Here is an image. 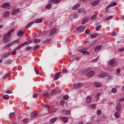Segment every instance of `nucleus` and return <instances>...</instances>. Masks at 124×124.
<instances>
[{
  "label": "nucleus",
  "mask_w": 124,
  "mask_h": 124,
  "mask_svg": "<svg viewBox=\"0 0 124 124\" xmlns=\"http://www.w3.org/2000/svg\"><path fill=\"white\" fill-rule=\"evenodd\" d=\"M108 65L115 67L118 65V62L114 59H111L108 62Z\"/></svg>",
  "instance_id": "f257e3e1"
},
{
  "label": "nucleus",
  "mask_w": 124,
  "mask_h": 124,
  "mask_svg": "<svg viewBox=\"0 0 124 124\" xmlns=\"http://www.w3.org/2000/svg\"><path fill=\"white\" fill-rule=\"evenodd\" d=\"M99 77L101 78V77H107L108 79H112V76L110 74L106 73H102L99 75Z\"/></svg>",
  "instance_id": "f03ea898"
},
{
  "label": "nucleus",
  "mask_w": 124,
  "mask_h": 124,
  "mask_svg": "<svg viewBox=\"0 0 124 124\" xmlns=\"http://www.w3.org/2000/svg\"><path fill=\"white\" fill-rule=\"evenodd\" d=\"M121 108H122V103H121V102H119L118 103H117L116 107V109L117 112H121V111H122Z\"/></svg>",
  "instance_id": "7ed1b4c3"
},
{
  "label": "nucleus",
  "mask_w": 124,
  "mask_h": 124,
  "mask_svg": "<svg viewBox=\"0 0 124 124\" xmlns=\"http://www.w3.org/2000/svg\"><path fill=\"white\" fill-rule=\"evenodd\" d=\"M60 119L64 124H66L68 122V118L67 117L60 116Z\"/></svg>",
  "instance_id": "20e7f679"
},
{
  "label": "nucleus",
  "mask_w": 124,
  "mask_h": 124,
  "mask_svg": "<svg viewBox=\"0 0 124 124\" xmlns=\"http://www.w3.org/2000/svg\"><path fill=\"white\" fill-rule=\"evenodd\" d=\"M86 29V27L83 26H80L77 28V30L79 32H83L84 31H85V29Z\"/></svg>",
  "instance_id": "39448f33"
},
{
  "label": "nucleus",
  "mask_w": 124,
  "mask_h": 124,
  "mask_svg": "<svg viewBox=\"0 0 124 124\" xmlns=\"http://www.w3.org/2000/svg\"><path fill=\"white\" fill-rule=\"evenodd\" d=\"M81 87H83V83H77L74 85L75 89H81Z\"/></svg>",
  "instance_id": "423d86ee"
},
{
  "label": "nucleus",
  "mask_w": 124,
  "mask_h": 124,
  "mask_svg": "<svg viewBox=\"0 0 124 124\" xmlns=\"http://www.w3.org/2000/svg\"><path fill=\"white\" fill-rule=\"evenodd\" d=\"M79 52L83 53V54H85V55H90L89 51H87L86 49H84V48L79 49Z\"/></svg>",
  "instance_id": "0eeeda50"
},
{
  "label": "nucleus",
  "mask_w": 124,
  "mask_h": 124,
  "mask_svg": "<svg viewBox=\"0 0 124 124\" xmlns=\"http://www.w3.org/2000/svg\"><path fill=\"white\" fill-rule=\"evenodd\" d=\"M10 55V52H7L3 54H1V59H4V58H6Z\"/></svg>",
  "instance_id": "6e6552de"
},
{
  "label": "nucleus",
  "mask_w": 124,
  "mask_h": 124,
  "mask_svg": "<svg viewBox=\"0 0 124 124\" xmlns=\"http://www.w3.org/2000/svg\"><path fill=\"white\" fill-rule=\"evenodd\" d=\"M11 71H9L8 73H7L3 77V79H7V78H8L10 75H11Z\"/></svg>",
  "instance_id": "1a4fd4ad"
},
{
  "label": "nucleus",
  "mask_w": 124,
  "mask_h": 124,
  "mask_svg": "<svg viewBox=\"0 0 124 124\" xmlns=\"http://www.w3.org/2000/svg\"><path fill=\"white\" fill-rule=\"evenodd\" d=\"M99 2H100V0H97L96 1H94L92 2L91 4L93 6H95L96 5H98V4L99 3Z\"/></svg>",
  "instance_id": "9d476101"
},
{
  "label": "nucleus",
  "mask_w": 124,
  "mask_h": 124,
  "mask_svg": "<svg viewBox=\"0 0 124 124\" xmlns=\"http://www.w3.org/2000/svg\"><path fill=\"white\" fill-rule=\"evenodd\" d=\"M10 6V4H9V2L4 3L1 5L2 8H7V7H8Z\"/></svg>",
  "instance_id": "9b49d317"
},
{
  "label": "nucleus",
  "mask_w": 124,
  "mask_h": 124,
  "mask_svg": "<svg viewBox=\"0 0 124 124\" xmlns=\"http://www.w3.org/2000/svg\"><path fill=\"white\" fill-rule=\"evenodd\" d=\"M94 75V71H90L87 75V77H93Z\"/></svg>",
  "instance_id": "f8f14e48"
},
{
  "label": "nucleus",
  "mask_w": 124,
  "mask_h": 124,
  "mask_svg": "<svg viewBox=\"0 0 124 124\" xmlns=\"http://www.w3.org/2000/svg\"><path fill=\"white\" fill-rule=\"evenodd\" d=\"M116 5H117V3L115 2V3H111L110 4H109L107 7V10L106 11H107L108 8H110V7H112L113 6H116Z\"/></svg>",
  "instance_id": "ddd939ff"
},
{
  "label": "nucleus",
  "mask_w": 124,
  "mask_h": 124,
  "mask_svg": "<svg viewBox=\"0 0 124 124\" xmlns=\"http://www.w3.org/2000/svg\"><path fill=\"white\" fill-rule=\"evenodd\" d=\"M94 86H95V87L96 88H100L102 85L100 82H96L94 83Z\"/></svg>",
  "instance_id": "4468645a"
},
{
  "label": "nucleus",
  "mask_w": 124,
  "mask_h": 124,
  "mask_svg": "<svg viewBox=\"0 0 124 124\" xmlns=\"http://www.w3.org/2000/svg\"><path fill=\"white\" fill-rule=\"evenodd\" d=\"M57 31V29L56 28H53L50 31V35H53V34H55V32Z\"/></svg>",
  "instance_id": "2eb2a0df"
},
{
  "label": "nucleus",
  "mask_w": 124,
  "mask_h": 124,
  "mask_svg": "<svg viewBox=\"0 0 124 124\" xmlns=\"http://www.w3.org/2000/svg\"><path fill=\"white\" fill-rule=\"evenodd\" d=\"M62 113L63 115H70V111L64 110L62 111Z\"/></svg>",
  "instance_id": "dca6fc26"
},
{
  "label": "nucleus",
  "mask_w": 124,
  "mask_h": 124,
  "mask_svg": "<svg viewBox=\"0 0 124 124\" xmlns=\"http://www.w3.org/2000/svg\"><path fill=\"white\" fill-rule=\"evenodd\" d=\"M24 33H25L24 31H19L16 33V35H18V36H22Z\"/></svg>",
  "instance_id": "f3484780"
},
{
  "label": "nucleus",
  "mask_w": 124,
  "mask_h": 124,
  "mask_svg": "<svg viewBox=\"0 0 124 124\" xmlns=\"http://www.w3.org/2000/svg\"><path fill=\"white\" fill-rule=\"evenodd\" d=\"M12 36V35H9L8 33L5 34L3 36V39H8L9 37Z\"/></svg>",
  "instance_id": "a211bd4d"
},
{
  "label": "nucleus",
  "mask_w": 124,
  "mask_h": 124,
  "mask_svg": "<svg viewBox=\"0 0 124 124\" xmlns=\"http://www.w3.org/2000/svg\"><path fill=\"white\" fill-rule=\"evenodd\" d=\"M36 116H37V113L36 112V111H33L31 113V118L32 119H33L34 118V117Z\"/></svg>",
  "instance_id": "6ab92c4d"
},
{
  "label": "nucleus",
  "mask_w": 124,
  "mask_h": 124,
  "mask_svg": "<svg viewBox=\"0 0 124 124\" xmlns=\"http://www.w3.org/2000/svg\"><path fill=\"white\" fill-rule=\"evenodd\" d=\"M89 21H90L89 18L84 19L83 20L81 24H82V25H85V24H86V23H88V22H89Z\"/></svg>",
  "instance_id": "aec40b11"
},
{
  "label": "nucleus",
  "mask_w": 124,
  "mask_h": 124,
  "mask_svg": "<svg viewBox=\"0 0 124 124\" xmlns=\"http://www.w3.org/2000/svg\"><path fill=\"white\" fill-rule=\"evenodd\" d=\"M86 102L87 103H91L92 102V97L88 96L87 98Z\"/></svg>",
  "instance_id": "412c9836"
},
{
  "label": "nucleus",
  "mask_w": 124,
  "mask_h": 124,
  "mask_svg": "<svg viewBox=\"0 0 124 124\" xmlns=\"http://www.w3.org/2000/svg\"><path fill=\"white\" fill-rule=\"evenodd\" d=\"M58 93V91L56 89H53L52 91V93H50V95H54Z\"/></svg>",
  "instance_id": "4be33fe9"
},
{
  "label": "nucleus",
  "mask_w": 124,
  "mask_h": 124,
  "mask_svg": "<svg viewBox=\"0 0 124 124\" xmlns=\"http://www.w3.org/2000/svg\"><path fill=\"white\" fill-rule=\"evenodd\" d=\"M79 7H80V4H76L73 7V10H76V9H78V8H79Z\"/></svg>",
  "instance_id": "5701e85b"
},
{
  "label": "nucleus",
  "mask_w": 124,
  "mask_h": 124,
  "mask_svg": "<svg viewBox=\"0 0 124 124\" xmlns=\"http://www.w3.org/2000/svg\"><path fill=\"white\" fill-rule=\"evenodd\" d=\"M101 47H102V46H97L95 47V52H96L97 51H99V50H100L101 49Z\"/></svg>",
  "instance_id": "b1692460"
},
{
  "label": "nucleus",
  "mask_w": 124,
  "mask_h": 124,
  "mask_svg": "<svg viewBox=\"0 0 124 124\" xmlns=\"http://www.w3.org/2000/svg\"><path fill=\"white\" fill-rule=\"evenodd\" d=\"M32 25H33V22H31L26 26V29L28 30V29H30V28H31Z\"/></svg>",
  "instance_id": "393cba45"
},
{
  "label": "nucleus",
  "mask_w": 124,
  "mask_h": 124,
  "mask_svg": "<svg viewBox=\"0 0 124 124\" xmlns=\"http://www.w3.org/2000/svg\"><path fill=\"white\" fill-rule=\"evenodd\" d=\"M57 120H58V118H57V117H54V118L51 119V120H50V124H54V123L55 122H56V121H57Z\"/></svg>",
  "instance_id": "a878e982"
},
{
  "label": "nucleus",
  "mask_w": 124,
  "mask_h": 124,
  "mask_svg": "<svg viewBox=\"0 0 124 124\" xmlns=\"http://www.w3.org/2000/svg\"><path fill=\"white\" fill-rule=\"evenodd\" d=\"M23 46H24L23 44L19 45L15 49V50H19V49H21V48H22V47H23Z\"/></svg>",
  "instance_id": "bb28decb"
},
{
  "label": "nucleus",
  "mask_w": 124,
  "mask_h": 124,
  "mask_svg": "<svg viewBox=\"0 0 124 124\" xmlns=\"http://www.w3.org/2000/svg\"><path fill=\"white\" fill-rule=\"evenodd\" d=\"M114 116L115 118H120L121 117V114H120V112L117 111L114 113Z\"/></svg>",
  "instance_id": "cd10ccee"
},
{
  "label": "nucleus",
  "mask_w": 124,
  "mask_h": 124,
  "mask_svg": "<svg viewBox=\"0 0 124 124\" xmlns=\"http://www.w3.org/2000/svg\"><path fill=\"white\" fill-rule=\"evenodd\" d=\"M4 17H7L9 16V11H7L3 15Z\"/></svg>",
  "instance_id": "c85d7f7f"
},
{
  "label": "nucleus",
  "mask_w": 124,
  "mask_h": 124,
  "mask_svg": "<svg viewBox=\"0 0 124 124\" xmlns=\"http://www.w3.org/2000/svg\"><path fill=\"white\" fill-rule=\"evenodd\" d=\"M11 63H12V61L11 60H8L5 62V64L6 65L11 64Z\"/></svg>",
  "instance_id": "c756f323"
},
{
  "label": "nucleus",
  "mask_w": 124,
  "mask_h": 124,
  "mask_svg": "<svg viewBox=\"0 0 124 124\" xmlns=\"http://www.w3.org/2000/svg\"><path fill=\"white\" fill-rule=\"evenodd\" d=\"M19 13V9H17L16 10H15L13 12V15H16V14H17V13Z\"/></svg>",
  "instance_id": "7c9ffc66"
},
{
  "label": "nucleus",
  "mask_w": 124,
  "mask_h": 124,
  "mask_svg": "<svg viewBox=\"0 0 124 124\" xmlns=\"http://www.w3.org/2000/svg\"><path fill=\"white\" fill-rule=\"evenodd\" d=\"M31 48H32V47L31 46H27L26 47L25 50L26 51H31Z\"/></svg>",
  "instance_id": "2f4dec72"
},
{
  "label": "nucleus",
  "mask_w": 124,
  "mask_h": 124,
  "mask_svg": "<svg viewBox=\"0 0 124 124\" xmlns=\"http://www.w3.org/2000/svg\"><path fill=\"white\" fill-rule=\"evenodd\" d=\"M91 38H94L97 36V33H95L94 34H91Z\"/></svg>",
  "instance_id": "473e14b6"
},
{
  "label": "nucleus",
  "mask_w": 124,
  "mask_h": 124,
  "mask_svg": "<svg viewBox=\"0 0 124 124\" xmlns=\"http://www.w3.org/2000/svg\"><path fill=\"white\" fill-rule=\"evenodd\" d=\"M31 43H32V41H29L24 43H23V45H28L29 44H31Z\"/></svg>",
  "instance_id": "72a5a7b5"
},
{
  "label": "nucleus",
  "mask_w": 124,
  "mask_h": 124,
  "mask_svg": "<svg viewBox=\"0 0 124 124\" xmlns=\"http://www.w3.org/2000/svg\"><path fill=\"white\" fill-rule=\"evenodd\" d=\"M96 15H94L91 18V21H93V20H95V19H96Z\"/></svg>",
  "instance_id": "f704fd0d"
},
{
  "label": "nucleus",
  "mask_w": 124,
  "mask_h": 124,
  "mask_svg": "<svg viewBox=\"0 0 124 124\" xmlns=\"http://www.w3.org/2000/svg\"><path fill=\"white\" fill-rule=\"evenodd\" d=\"M51 1L52 2H54V3H59V2H61V0H51Z\"/></svg>",
  "instance_id": "c9c22d12"
},
{
  "label": "nucleus",
  "mask_w": 124,
  "mask_h": 124,
  "mask_svg": "<svg viewBox=\"0 0 124 124\" xmlns=\"http://www.w3.org/2000/svg\"><path fill=\"white\" fill-rule=\"evenodd\" d=\"M40 41H41V40H40L39 39H35L34 40V43H39V42H40Z\"/></svg>",
  "instance_id": "e433bc0d"
},
{
  "label": "nucleus",
  "mask_w": 124,
  "mask_h": 124,
  "mask_svg": "<svg viewBox=\"0 0 124 124\" xmlns=\"http://www.w3.org/2000/svg\"><path fill=\"white\" fill-rule=\"evenodd\" d=\"M42 21H43L42 19L41 18L38 19L35 21V23H36V24H38V23H41Z\"/></svg>",
  "instance_id": "4c0bfd02"
},
{
  "label": "nucleus",
  "mask_w": 124,
  "mask_h": 124,
  "mask_svg": "<svg viewBox=\"0 0 124 124\" xmlns=\"http://www.w3.org/2000/svg\"><path fill=\"white\" fill-rule=\"evenodd\" d=\"M51 41H52V39L48 38L45 41V43H50Z\"/></svg>",
  "instance_id": "58836bf2"
},
{
  "label": "nucleus",
  "mask_w": 124,
  "mask_h": 124,
  "mask_svg": "<svg viewBox=\"0 0 124 124\" xmlns=\"http://www.w3.org/2000/svg\"><path fill=\"white\" fill-rule=\"evenodd\" d=\"M9 116L10 118H13V117L15 116V112L11 113L9 114Z\"/></svg>",
  "instance_id": "ea45409f"
},
{
  "label": "nucleus",
  "mask_w": 124,
  "mask_h": 124,
  "mask_svg": "<svg viewBox=\"0 0 124 124\" xmlns=\"http://www.w3.org/2000/svg\"><path fill=\"white\" fill-rule=\"evenodd\" d=\"M3 99H9V95H4L3 96Z\"/></svg>",
  "instance_id": "a19ab883"
},
{
  "label": "nucleus",
  "mask_w": 124,
  "mask_h": 124,
  "mask_svg": "<svg viewBox=\"0 0 124 124\" xmlns=\"http://www.w3.org/2000/svg\"><path fill=\"white\" fill-rule=\"evenodd\" d=\"M97 114L99 115V116H100V115H102V111L100 110V109H98L97 111Z\"/></svg>",
  "instance_id": "79ce46f5"
},
{
  "label": "nucleus",
  "mask_w": 124,
  "mask_h": 124,
  "mask_svg": "<svg viewBox=\"0 0 124 124\" xmlns=\"http://www.w3.org/2000/svg\"><path fill=\"white\" fill-rule=\"evenodd\" d=\"M90 107H91V108L94 109V108H95V107H96V104H91L90 105Z\"/></svg>",
  "instance_id": "37998d69"
},
{
  "label": "nucleus",
  "mask_w": 124,
  "mask_h": 124,
  "mask_svg": "<svg viewBox=\"0 0 124 124\" xmlns=\"http://www.w3.org/2000/svg\"><path fill=\"white\" fill-rule=\"evenodd\" d=\"M47 9H50L52 7V5L51 4H48L46 6Z\"/></svg>",
  "instance_id": "c03bdc74"
},
{
  "label": "nucleus",
  "mask_w": 124,
  "mask_h": 124,
  "mask_svg": "<svg viewBox=\"0 0 124 124\" xmlns=\"http://www.w3.org/2000/svg\"><path fill=\"white\" fill-rule=\"evenodd\" d=\"M44 108H46V109H47V110H49V109H50V107L49 105H45L44 106Z\"/></svg>",
  "instance_id": "a18cd8bd"
},
{
  "label": "nucleus",
  "mask_w": 124,
  "mask_h": 124,
  "mask_svg": "<svg viewBox=\"0 0 124 124\" xmlns=\"http://www.w3.org/2000/svg\"><path fill=\"white\" fill-rule=\"evenodd\" d=\"M14 31H15L14 29H12L7 33L9 34V35H12L11 34L12 33V32H14Z\"/></svg>",
  "instance_id": "49530a36"
},
{
  "label": "nucleus",
  "mask_w": 124,
  "mask_h": 124,
  "mask_svg": "<svg viewBox=\"0 0 124 124\" xmlns=\"http://www.w3.org/2000/svg\"><path fill=\"white\" fill-rule=\"evenodd\" d=\"M48 96H49V93H46L43 94L44 97H48Z\"/></svg>",
  "instance_id": "de8ad7c7"
},
{
  "label": "nucleus",
  "mask_w": 124,
  "mask_h": 124,
  "mask_svg": "<svg viewBox=\"0 0 124 124\" xmlns=\"http://www.w3.org/2000/svg\"><path fill=\"white\" fill-rule=\"evenodd\" d=\"M85 33L86 34H91V31L90 30H86L85 31Z\"/></svg>",
  "instance_id": "09e8293b"
},
{
  "label": "nucleus",
  "mask_w": 124,
  "mask_h": 124,
  "mask_svg": "<svg viewBox=\"0 0 124 124\" xmlns=\"http://www.w3.org/2000/svg\"><path fill=\"white\" fill-rule=\"evenodd\" d=\"M101 28V26L100 25H98L96 27L95 30L96 31H99V30H100Z\"/></svg>",
  "instance_id": "8fccbe9b"
},
{
  "label": "nucleus",
  "mask_w": 124,
  "mask_h": 124,
  "mask_svg": "<svg viewBox=\"0 0 124 124\" xmlns=\"http://www.w3.org/2000/svg\"><path fill=\"white\" fill-rule=\"evenodd\" d=\"M62 71V72H63V73H68V70L66 69H63Z\"/></svg>",
  "instance_id": "3c124183"
},
{
  "label": "nucleus",
  "mask_w": 124,
  "mask_h": 124,
  "mask_svg": "<svg viewBox=\"0 0 124 124\" xmlns=\"http://www.w3.org/2000/svg\"><path fill=\"white\" fill-rule=\"evenodd\" d=\"M69 97V96H68V95H65L63 96V99H64V100H67Z\"/></svg>",
  "instance_id": "603ef678"
},
{
  "label": "nucleus",
  "mask_w": 124,
  "mask_h": 124,
  "mask_svg": "<svg viewBox=\"0 0 124 124\" xmlns=\"http://www.w3.org/2000/svg\"><path fill=\"white\" fill-rule=\"evenodd\" d=\"M112 18H113V16H108L107 18H106V21L108 20H110V19H112Z\"/></svg>",
  "instance_id": "864d4df0"
},
{
  "label": "nucleus",
  "mask_w": 124,
  "mask_h": 124,
  "mask_svg": "<svg viewBox=\"0 0 124 124\" xmlns=\"http://www.w3.org/2000/svg\"><path fill=\"white\" fill-rule=\"evenodd\" d=\"M64 103H65V102L64 100H62L60 101V105H64Z\"/></svg>",
  "instance_id": "5fc2aeb1"
},
{
  "label": "nucleus",
  "mask_w": 124,
  "mask_h": 124,
  "mask_svg": "<svg viewBox=\"0 0 124 124\" xmlns=\"http://www.w3.org/2000/svg\"><path fill=\"white\" fill-rule=\"evenodd\" d=\"M38 95H39V94H38V93L34 94L33 95V97H34V98H37V97L38 96Z\"/></svg>",
  "instance_id": "6e6d98bb"
},
{
  "label": "nucleus",
  "mask_w": 124,
  "mask_h": 124,
  "mask_svg": "<svg viewBox=\"0 0 124 124\" xmlns=\"http://www.w3.org/2000/svg\"><path fill=\"white\" fill-rule=\"evenodd\" d=\"M112 93H117V89L113 88L111 89Z\"/></svg>",
  "instance_id": "4d7b16f0"
},
{
  "label": "nucleus",
  "mask_w": 124,
  "mask_h": 124,
  "mask_svg": "<svg viewBox=\"0 0 124 124\" xmlns=\"http://www.w3.org/2000/svg\"><path fill=\"white\" fill-rule=\"evenodd\" d=\"M83 9H79L78 10V13H82L83 12Z\"/></svg>",
  "instance_id": "13d9d810"
},
{
  "label": "nucleus",
  "mask_w": 124,
  "mask_h": 124,
  "mask_svg": "<svg viewBox=\"0 0 124 124\" xmlns=\"http://www.w3.org/2000/svg\"><path fill=\"white\" fill-rule=\"evenodd\" d=\"M39 47H40V46L39 45H37L36 46L34 47V50H37V49H38L39 48Z\"/></svg>",
  "instance_id": "bf43d9fd"
},
{
  "label": "nucleus",
  "mask_w": 124,
  "mask_h": 124,
  "mask_svg": "<svg viewBox=\"0 0 124 124\" xmlns=\"http://www.w3.org/2000/svg\"><path fill=\"white\" fill-rule=\"evenodd\" d=\"M12 45H13V43L9 44L8 46L4 47V48H9Z\"/></svg>",
  "instance_id": "052dcab7"
},
{
  "label": "nucleus",
  "mask_w": 124,
  "mask_h": 124,
  "mask_svg": "<svg viewBox=\"0 0 124 124\" xmlns=\"http://www.w3.org/2000/svg\"><path fill=\"white\" fill-rule=\"evenodd\" d=\"M6 93H7V94L12 93V92L10 90H7L6 91Z\"/></svg>",
  "instance_id": "680f3d73"
},
{
  "label": "nucleus",
  "mask_w": 124,
  "mask_h": 124,
  "mask_svg": "<svg viewBox=\"0 0 124 124\" xmlns=\"http://www.w3.org/2000/svg\"><path fill=\"white\" fill-rule=\"evenodd\" d=\"M23 122L24 123H25V124H28V123H29V120H28L27 119H24L23 120Z\"/></svg>",
  "instance_id": "e2e57ef3"
},
{
  "label": "nucleus",
  "mask_w": 124,
  "mask_h": 124,
  "mask_svg": "<svg viewBox=\"0 0 124 124\" xmlns=\"http://www.w3.org/2000/svg\"><path fill=\"white\" fill-rule=\"evenodd\" d=\"M35 72L36 73V74H39V70L36 69H35Z\"/></svg>",
  "instance_id": "0e129e2a"
},
{
  "label": "nucleus",
  "mask_w": 124,
  "mask_h": 124,
  "mask_svg": "<svg viewBox=\"0 0 124 124\" xmlns=\"http://www.w3.org/2000/svg\"><path fill=\"white\" fill-rule=\"evenodd\" d=\"M111 35H112V36H116V35H117V33L113 32L111 33Z\"/></svg>",
  "instance_id": "69168bd1"
},
{
  "label": "nucleus",
  "mask_w": 124,
  "mask_h": 124,
  "mask_svg": "<svg viewBox=\"0 0 124 124\" xmlns=\"http://www.w3.org/2000/svg\"><path fill=\"white\" fill-rule=\"evenodd\" d=\"M58 79H59V76L56 75L54 78V79L57 80Z\"/></svg>",
  "instance_id": "338daca9"
},
{
  "label": "nucleus",
  "mask_w": 124,
  "mask_h": 124,
  "mask_svg": "<svg viewBox=\"0 0 124 124\" xmlns=\"http://www.w3.org/2000/svg\"><path fill=\"white\" fill-rule=\"evenodd\" d=\"M74 18H78V15L77 14H74Z\"/></svg>",
  "instance_id": "774afa93"
}]
</instances>
